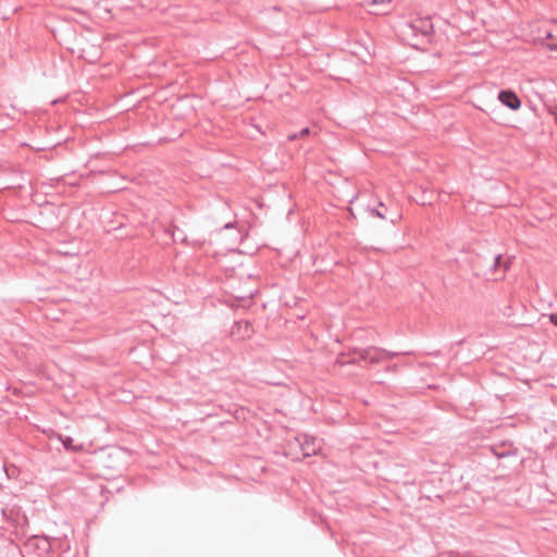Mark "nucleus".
Wrapping results in <instances>:
<instances>
[{
    "label": "nucleus",
    "mask_w": 557,
    "mask_h": 557,
    "mask_svg": "<svg viewBox=\"0 0 557 557\" xmlns=\"http://www.w3.org/2000/svg\"><path fill=\"white\" fill-rule=\"evenodd\" d=\"M309 133H310V129L308 127H305L299 133H295V134L288 135V139L289 140H295V139H298V138H302V137L309 135Z\"/></svg>",
    "instance_id": "1a4fd4ad"
},
{
    "label": "nucleus",
    "mask_w": 557,
    "mask_h": 557,
    "mask_svg": "<svg viewBox=\"0 0 557 557\" xmlns=\"http://www.w3.org/2000/svg\"><path fill=\"white\" fill-rule=\"evenodd\" d=\"M296 442L302 453H321L323 449L322 441L308 434H299Z\"/></svg>",
    "instance_id": "7ed1b4c3"
},
{
    "label": "nucleus",
    "mask_w": 557,
    "mask_h": 557,
    "mask_svg": "<svg viewBox=\"0 0 557 557\" xmlns=\"http://www.w3.org/2000/svg\"><path fill=\"white\" fill-rule=\"evenodd\" d=\"M549 321H550L555 326H557V312H556V313H550V314H549Z\"/></svg>",
    "instance_id": "9b49d317"
},
{
    "label": "nucleus",
    "mask_w": 557,
    "mask_h": 557,
    "mask_svg": "<svg viewBox=\"0 0 557 557\" xmlns=\"http://www.w3.org/2000/svg\"><path fill=\"white\" fill-rule=\"evenodd\" d=\"M553 113L555 114V121H556V123H557V108H556V110H555V111H553Z\"/></svg>",
    "instance_id": "2eb2a0df"
},
{
    "label": "nucleus",
    "mask_w": 557,
    "mask_h": 557,
    "mask_svg": "<svg viewBox=\"0 0 557 557\" xmlns=\"http://www.w3.org/2000/svg\"><path fill=\"white\" fill-rule=\"evenodd\" d=\"M363 348L349 349L347 354L343 352L337 358V363L341 366L358 363L360 359V350Z\"/></svg>",
    "instance_id": "39448f33"
},
{
    "label": "nucleus",
    "mask_w": 557,
    "mask_h": 557,
    "mask_svg": "<svg viewBox=\"0 0 557 557\" xmlns=\"http://www.w3.org/2000/svg\"><path fill=\"white\" fill-rule=\"evenodd\" d=\"M507 269H508V265H507V264H505V265H504V270H503V274L507 271Z\"/></svg>",
    "instance_id": "dca6fc26"
},
{
    "label": "nucleus",
    "mask_w": 557,
    "mask_h": 557,
    "mask_svg": "<svg viewBox=\"0 0 557 557\" xmlns=\"http://www.w3.org/2000/svg\"><path fill=\"white\" fill-rule=\"evenodd\" d=\"M502 260H503V257L502 255H497L494 257V261H493V270L496 271L497 268L502 267Z\"/></svg>",
    "instance_id": "9d476101"
},
{
    "label": "nucleus",
    "mask_w": 557,
    "mask_h": 557,
    "mask_svg": "<svg viewBox=\"0 0 557 557\" xmlns=\"http://www.w3.org/2000/svg\"><path fill=\"white\" fill-rule=\"evenodd\" d=\"M368 211L372 216L385 219L387 209L383 202H379L377 207L369 208Z\"/></svg>",
    "instance_id": "423d86ee"
},
{
    "label": "nucleus",
    "mask_w": 557,
    "mask_h": 557,
    "mask_svg": "<svg viewBox=\"0 0 557 557\" xmlns=\"http://www.w3.org/2000/svg\"><path fill=\"white\" fill-rule=\"evenodd\" d=\"M554 38H555L554 35L549 30H547L545 34V39L553 40Z\"/></svg>",
    "instance_id": "4468645a"
},
{
    "label": "nucleus",
    "mask_w": 557,
    "mask_h": 557,
    "mask_svg": "<svg viewBox=\"0 0 557 557\" xmlns=\"http://www.w3.org/2000/svg\"><path fill=\"white\" fill-rule=\"evenodd\" d=\"M58 440L63 444V447L65 449L77 450V448L72 445L73 440L70 436H66L65 438H62L61 436H59Z\"/></svg>",
    "instance_id": "6e6552de"
},
{
    "label": "nucleus",
    "mask_w": 557,
    "mask_h": 557,
    "mask_svg": "<svg viewBox=\"0 0 557 557\" xmlns=\"http://www.w3.org/2000/svg\"><path fill=\"white\" fill-rule=\"evenodd\" d=\"M546 46H547L550 50H557V42L548 41V42L546 44Z\"/></svg>",
    "instance_id": "f8f14e48"
},
{
    "label": "nucleus",
    "mask_w": 557,
    "mask_h": 557,
    "mask_svg": "<svg viewBox=\"0 0 557 557\" xmlns=\"http://www.w3.org/2000/svg\"><path fill=\"white\" fill-rule=\"evenodd\" d=\"M399 352L388 351L384 348L369 346L360 350V359L375 364L397 357Z\"/></svg>",
    "instance_id": "f03ea898"
},
{
    "label": "nucleus",
    "mask_w": 557,
    "mask_h": 557,
    "mask_svg": "<svg viewBox=\"0 0 557 557\" xmlns=\"http://www.w3.org/2000/svg\"><path fill=\"white\" fill-rule=\"evenodd\" d=\"M370 4H382L385 2V0H367Z\"/></svg>",
    "instance_id": "ddd939ff"
},
{
    "label": "nucleus",
    "mask_w": 557,
    "mask_h": 557,
    "mask_svg": "<svg viewBox=\"0 0 557 557\" xmlns=\"http://www.w3.org/2000/svg\"><path fill=\"white\" fill-rule=\"evenodd\" d=\"M498 100L512 111H517L521 107V100L518 95L511 89H502L498 92Z\"/></svg>",
    "instance_id": "20e7f679"
},
{
    "label": "nucleus",
    "mask_w": 557,
    "mask_h": 557,
    "mask_svg": "<svg viewBox=\"0 0 557 557\" xmlns=\"http://www.w3.org/2000/svg\"><path fill=\"white\" fill-rule=\"evenodd\" d=\"M401 33L406 37L423 38L431 41L434 26L430 16H416L401 26Z\"/></svg>",
    "instance_id": "f257e3e1"
},
{
    "label": "nucleus",
    "mask_w": 557,
    "mask_h": 557,
    "mask_svg": "<svg viewBox=\"0 0 557 557\" xmlns=\"http://www.w3.org/2000/svg\"><path fill=\"white\" fill-rule=\"evenodd\" d=\"M168 233H171L174 242H186V236L183 235L181 230L176 225H171L169 230H166Z\"/></svg>",
    "instance_id": "0eeeda50"
}]
</instances>
